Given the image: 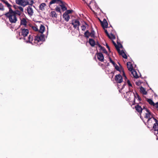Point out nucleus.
<instances>
[{
    "label": "nucleus",
    "mask_w": 158,
    "mask_h": 158,
    "mask_svg": "<svg viewBox=\"0 0 158 158\" xmlns=\"http://www.w3.org/2000/svg\"><path fill=\"white\" fill-rule=\"evenodd\" d=\"M29 32V31L27 29L21 28L20 32L19 33V35L20 36L19 39H23L25 42L27 43L33 44L32 41L35 36L33 35H31L27 36Z\"/></svg>",
    "instance_id": "1"
},
{
    "label": "nucleus",
    "mask_w": 158,
    "mask_h": 158,
    "mask_svg": "<svg viewBox=\"0 0 158 158\" xmlns=\"http://www.w3.org/2000/svg\"><path fill=\"white\" fill-rule=\"evenodd\" d=\"M45 30V27L43 25H41L40 27L39 32L40 33L38 34L36 36H35L34 43L38 44V43L40 41H44L45 40L44 35L43 33Z\"/></svg>",
    "instance_id": "2"
},
{
    "label": "nucleus",
    "mask_w": 158,
    "mask_h": 158,
    "mask_svg": "<svg viewBox=\"0 0 158 158\" xmlns=\"http://www.w3.org/2000/svg\"><path fill=\"white\" fill-rule=\"evenodd\" d=\"M15 13V12L11 9L9 10L8 12L1 15V16L5 15L9 19L10 22L11 23H15L17 20Z\"/></svg>",
    "instance_id": "3"
},
{
    "label": "nucleus",
    "mask_w": 158,
    "mask_h": 158,
    "mask_svg": "<svg viewBox=\"0 0 158 158\" xmlns=\"http://www.w3.org/2000/svg\"><path fill=\"white\" fill-rule=\"evenodd\" d=\"M88 5L94 12V10H96L98 9V6L94 0L89 2V4Z\"/></svg>",
    "instance_id": "4"
},
{
    "label": "nucleus",
    "mask_w": 158,
    "mask_h": 158,
    "mask_svg": "<svg viewBox=\"0 0 158 158\" xmlns=\"http://www.w3.org/2000/svg\"><path fill=\"white\" fill-rule=\"evenodd\" d=\"M72 24L73 27L77 30H79V27L80 25V22L78 19H73L72 22Z\"/></svg>",
    "instance_id": "5"
},
{
    "label": "nucleus",
    "mask_w": 158,
    "mask_h": 158,
    "mask_svg": "<svg viewBox=\"0 0 158 158\" xmlns=\"http://www.w3.org/2000/svg\"><path fill=\"white\" fill-rule=\"evenodd\" d=\"M154 120L155 122L153 126L154 133L156 136H158V121L157 119H154Z\"/></svg>",
    "instance_id": "6"
},
{
    "label": "nucleus",
    "mask_w": 158,
    "mask_h": 158,
    "mask_svg": "<svg viewBox=\"0 0 158 158\" xmlns=\"http://www.w3.org/2000/svg\"><path fill=\"white\" fill-rule=\"evenodd\" d=\"M143 110H145L144 112H145L146 114L145 118H154L152 116V114H151L150 111L147 108L144 107V109Z\"/></svg>",
    "instance_id": "7"
},
{
    "label": "nucleus",
    "mask_w": 158,
    "mask_h": 158,
    "mask_svg": "<svg viewBox=\"0 0 158 158\" xmlns=\"http://www.w3.org/2000/svg\"><path fill=\"white\" fill-rule=\"evenodd\" d=\"M115 80L117 83H120L122 82L123 78L120 74H118L115 76Z\"/></svg>",
    "instance_id": "8"
},
{
    "label": "nucleus",
    "mask_w": 158,
    "mask_h": 158,
    "mask_svg": "<svg viewBox=\"0 0 158 158\" xmlns=\"http://www.w3.org/2000/svg\"><path fill=\"white\" fill-rule=\"evenodd\" d=\"M84 35L87 38H88L89 36L93 37H94L95 33L93 31H92L90 33L87 31L85 33Z\"/></svg>",
    "instance_id": "9"
},
{
    "label": "nucleus",
    "mask_w": 158,
    "mask_h": 158,
    "mask_svg": "<svg viewBox=\"0 0 158 158\" xmlns=\"http://www.w3.org/2000/svg\"><path fill=\"white\" fill-rule=\"evenodd\" d=\"M15 2L17 4L23 6H25L27 4H25V0H16Z\"/></svg>",
    "instance_id": "10"
},
{
    "label": "nucleus",
    "mask_w": 158,
    "mask_h": 158,
    "mask_svg": "<svg viewBox=\"0 0 158 158\" xmlns=\"http://www.w3.org/2000/svg\"><path fill=\"white\" fill-rule=\"evenodd\" d=\"M135 109L139 113H141L142 111L143 112H144V110L143 109H144V108H142L141 106H140L139 105H137L135 106Z\"/></svg>",
    "instance_id": "11"
},
{
    "label": "nucleus",
    "mask_w": 158,
    "mask_h": 158,
    "mask_svg": "<svg viewBox=\"0 0 158 158\" xmlns=\"http://www.w3.org/2000/svg\"><path fill=\"white\" fill-rule=\"evenodd\" d=\"M27 11L30 16H31L33 15L34 12L32 6H29L27 7Z\"/></svg>",
    "instance_id": "12"
},
{
    "label": "nucleus",
    "mask_w": 158,
    "mask_h": 158,
    "mask_svg": "<svg viewBox=\"0 0 158 158\" xmlns=\"http://www.w3.org/2000/svg\"><path fill=\"white\" fill-rule=\"evenodd\" d=\"M101 23L102 27L104 29L108 27V23L105 19H104L102 21H101Z\"/></svg>",
    "instance_id": "13"
},
{
    "label": "nucleus",
    "mask_w": 158,
    "mask_h": 158,
    "mask_svg": "<svg viewBox=\"0 0 158 158\" xmlns=\"http://www.w3.org/2000/svg\"><path fill=\"white\" fill-rule=\"evenodd\" d=\"M50 16L53 19H55L57 18V15L55 11L53 10L50 13Z\"/></svg>",
    "instance_id": "14"
},
{
    "label": "nucleus",
    "mask_w": 158,
    "mask_h": 158,
    "mask_svg": "<svg viewBox=\"0 0 158 158\" xmlns=\"http://www.w3.org/2000/svg\"><path fill=\"white\" fill-rule=\"evenodd\" d=\"M97 56L98 59L100 61L103 62L104 61V56L102 53H99L97 54Z\"/></svg>",
    "instance_id": "15"
},
{
    "label": "nucleus",
    "mask_w": 158,
    "mask_h": 158,
    "mask_svg": "<svg viewBox=\"0 0 158 158\" xmlns=\"http://www.w3.org/2000/svg\"><path fill=\"white\" fill-rule=\"evenodd\" d=\"M119 54L122 56L125 59L127 58V56L123 50L120 51L119 49V51H118Z\"/></svg>",
    "instance_id": "16"
},
{
    "label": "nucleus",
    "mask_w": 158,
    "mask_h": 158,
    "mask_svg": "<svg viewBox=\"0 0 158 158\" xmlns=\"http://www.w3.org/2000/svg\"><path fill=\"white\" fill-rule=\"evenodd\" d=\"M127 66L128 70L130 72L134 69L132 65L130 62H127Z\"/></svg>",
    "instance_id": "17"
},
{
    "label": "nucleus",
    "mask_w": 158,
    "mask_h": 158,
    "mask_svg": "<svg viewBox=\"0 0 158 158\" xmlns=\"http://www.w3.org/2000/svg\"><path fill=\"white\" fill-rule=\"evenodd\" d=\"M59 2L62 3V2L60 0H52L49 2V6L50 7V5L52 4L55 3H58Z\"/></svg>",
    "instance_id": "18"
},
{
    "label": "nucleus",
    "mask_w": 158,
    "mask_h": 158,
    "mask_svg": "<svg viewBox=\"0 0 158 158\" xmlns=\"http://www.w3.org/2000/svg\"><path fill=\"white\" fill-rule=\"evenodd\" d=\"M46 6V4L45 3H42L39 6V9L41 11H44L45 10V7Z\"/></svg>",
    "instance_id": "19"
},
{
    "label": "nucleus",
    "mask_w": 158,
    "mask_h": 158,
    "mask_svg": "<svg viewBox=\"0 0 158 158\" xmlns=\"http://www.w3.org/2000/svg\"><path fill=\"white\" fill-rule=\"evenodd\" d=\"M63 16L64 20L67 22L70 19V16L69 15L66 13H64Z\"/></svg>",
    "instance_id": "20"
},
{
    "label": "nucleus",
    "mask_w": 158,
    "mask_h": 158,
    "mask_svg": "<svg viewBox=\"0 0 158 158\" xmlns=\"http://www.w3.org/2000/svg\"><path fill=\"white\" fill-rule=\"evenodd\" d=\"M131 73L135 78H137L139 77L136 72L134 69L131 71Z\"/></svg>",
    "instance_id": "21"
},
{
    "label": "nucleus",
    "mask_w": 158,
    "mask_h": 158,
    "mask_svg": "<svg viewBox=\"0 0 158 158\" xmlns=\"http://www.w3.org/2000/svg\"><path fill=\"white\" fill-rule=\"evenodd\" d=\"M134 97L135 98L133 102V104H135V98H136L139 101H141V100L140 97L137 93H136V94L134 95Z\"/></svg>",
    "instance_id": "22"
},
{
    "label": "nucleus",
    "mask_w": 158,
    "mask_h": 158,
    "mask_svg": "<svg viewBox=\"0 0 158 158\" xmlns=\"http://www.w3.org/2000/svg\"><path fill=\"white\" fill-rule=\"evenodd\" d=\"M27 21L25 19L23 18L22 19H21L20 22V24L21 25L26 26L27 24Z\"/></svg>",
    "instance_id": "23"
},
{
    "label": "nucleus",
    "mask_w": 158,
    "mask_h": 158,
    "mask_svg": "<svg viewBox=\"0 0 158 158\" xmlns=\"http://www.w3.org/2000/svg\"><path fill=\"white\" fill-rule=\"evenodd\" d=\"M89 43L91 46L94 47L95 45V42L92 39H90L89 40Z\"/></svg>",
    "instance_id": "24"
},
{
    "label": "nucleus",
    "mask_w": 158,
    "mask_h": 158,
    "mask_svg": "<svg viewBox=\"0 0 158 158\" xmlns=\"http://www.w3.org/2000/svg\"><path fill=\"white\" fill-rule=\"evenodd\" d=\"M98 47L100 48V49L103 52L105 53L106 54H107V52L106 50L105 49V48L102 47L101 45H100V44H98Z\"/></svg>",
    "instance_id": "25"
},
{
    "label": "nucleus",
    "mask_w": 158,
    "mask_h": 158,
    "mask_svg": "<svg viewBox=\"0 0 158 158\" xmlns=\"http://www.w3.org/2000/svg\"><path fill=\"white\" fill-rule=\"evenodd\" d=\"M140 92L143 94L146 95L147 94V92L146 91L145 89H144V88L141 86L140 87Z\"/></svg>",
    "instance_id": "26"
},
{
    "label": "nucleus",
    "mask_w": 158,
    "mask_h": 158,
    "mask_svg": "<svg viewBox=\"0 0 158 158\" xmlns=\"http://www.w3.org/2000/svg\"><path fill=\"white\" fill-rule=\"evenodd\" d=\"M25 3L26 4H27L26 5L28 4L32 6L34 3V2L33 0H26Z\"/></svg>",
    "instance_id": "27"
},
{
    "label": "nucleus",
    "mask_w": 158,
    "mask_h": 158,
    "mask_svg": "<svg viewBox=\"0 0 158 158\" xmlns=\"http://www.w3.org/2000/svg\"><path fill=\"white\" fill-rule=\"evenodd\" d=\"M147 101L151 106H155V103L153 102L152 99L148 98L147 99Z\"/></svg>",
    "instance_id": "28"
},
{
    "label": "nucleus",
    "mask_w": 158,
    "mask_h": 158,
    "mask_svg": "<svg viewBox=\"0 0 158 158\" xmlns=\"http://www.w3.org/2000/svg\"><path fill=\"white\" fill-rule=\"evenodd\" d=\"M4 3H5L6 5L7 6L9 10L12 9V6L11 5H10L9 3L6 0Z\"/></svg>",
    "instance_id": "29"
},
{
    "label": "nucleus",
    "mask_w": 158,
    "mask_h": 158,
    "mask_svg": "<svg viewBox=\"0 0 158 158\" xmlns=\"http://www.w3.org/2000/svg\"><path fill=\"white\" fill-rule=\"evenodd\" d=\"M107 36L110 39L114 40L115 39V36L112 34H108Z\"/></svg>",
    "instance_id": "30"
},
{
    "label": "nucleus",
    "mask_w": 158,
    "mask_h": 158,
    "mask_svg": "<svg viewBox=\"0 0 158 158\" xmlns=\"http://www.w3.org/2000/svg\"><path fill=\"white\" fill-rule=\"evenodd\" d=\"M112 43H113V44H114V46H115L117 51H119V47L115 43L114 41H112Z\"/></svg>",
    "instance_id": "31"
},
{
    "label": "nucleus",
    "mask_w": 158,
    "mask_h": 158,
    "mask_svg": "<svg viewBox=\"0 0 158 158\" xmlns=\"http://www.w3.org/2000/svg\"><path fill=\"white\" fill-rule=\"evenodd\" d=\"M60 6L61 7V9L63 11H65L67 10V8L64 5H60Z\"/></svg>",
    "instance_id": "32"
},
{
    "label": "nucleus",
    "mask_w": 158,
    "mask_h": 158,
    "mask_svg": "<svg viewBox=\"0 0 158 158\" xmlns=\"http://www.w3.org/2000/svg\"><path fill=\"white\" fill-rule=\"evenodd\" d=\"M14 11L15 13V16H16V14L18 15L19 16H20L21 14V13L18 10H16V11Z\"/></svg>",
    "instance_id": "33"
},
{
    "label": "nucleus",
    "mask_w": 158,
    "mask_h": 158,
    "mask_svg": "<svg viewBox=\"0 0 158 158\" xmlns=\"http://www.w3.org/2000/svg\"><path fill=\"white\" fill-rule=\"evenodd\" d=\"M4 10V6L2 4L0 3V10L1 11H3Z\"/></svg>",
    "instance_id": "34"
},
{
    "label": "nucleus",
    "mask_w": 158,
    "mask_h": 158,
    "mask_svg": "<svg viewBox=\"0 0 158 158\" xmlns=\"http://www.w3.org/2000/svg\"><path fill=\"white\" fill-rule=\"evenodd\" d=\"M55 10L57 12H60V13H61L60 12V9L59 7L58 6L56 7L55 8Z\"/></svg>",
    "instance_id": "35"
},
{
    "label": "nucleus",
    "mask_w": 158,
    "mask_h": 158,
    "mask_svg": "<svg viewBox=\"0 0 158 158\" xmlns=\"http://www.w3.org/2000/svg\"><path fill=\"white\" fill-rule=\"evenodd\" d=\"M127 83L128 85L130 87H132V85L131 84L130 81L129 80H127Z\"/></svg>",
    "instance_id": "36"
},
{
    "label": "nucleus",
    "mask_w": 158,
    "mask_h": 158,
    "mask_svg": "<svg viewBox=\"0 0 158 158\" xmlns=\"http://www.w3.org/2000/svg\"><path fill=\"white\" fill-rule=\"evenodd\" d=\"M109 59L110 62L112 63L113 65H116L115 63L111 60L110 57L109 58Z\"/></svg>",
    "instance_id": "37"
},
{
    "label": "nucleus",
    "mask_w": 158,
    "mask_h": 158,
    "mask_svg": "<svg viewBox=\"0 0 158 158\" xmlns=\"http://www.w3.org/2000/svg\"><path fill=\"white\" fill-rule=\"evenodd\" d=\"M81 30H82V31H85V30L86 27H85V25H82L81 26Z\"/></svg>",
    "instance_id": "38"
},
{
    "label": "nucleus",
    "mask_w": 158,
    "mask_h": 158,
    "mask_svg": "<svg viewBox=\"0 0 158 158\" xmlns=\"http://www.w3.org/2000/svg\"><path fill=\"white\" fill-rule=\"evenodd\" d=\"M18 9L21 11L22 12H23V8L21 6H19Z\"/></svg>",
    "instance_id": "39"
},
{
    "label": "nucleus",
    "mask_w": 158,
    "mask_h": 158,
    "mask_svg": "<svg viewBox=\"0 0 158 158\" xmlns=\"http://www.w3.org/2000/svg\"><path fill=\"white\" fill-rule=\"evenodd\" d=\"M72 10H67L64 13H66L67 14L69 15V14H70L72 13Z\"/></svg>",
    "instance_id": "40"
},
{
    "label": "nucleus",
    "mask_w": 158,
    "mask_h": 158,
    "mask_svg": "<svg viewBox=\"0 0 158 158\" xmlns=\"http://www.w3.org/2000/svg\"><path fill=\"white\" fill-rule=\"evenodd\" d=\"M115 68V69L118 71H119V67L116 64L115 65H114Z\"/></svg>",
    "instance_id": "41"
},
{
    "label": "nucleus",
    "mask_w": 158,
    "mask_h": 158,
    "mask_svg": "<svg viewBox=\"0 0 158 158\" xmlns=\"http://www.w3.org/2000/svg\"><path fill=\"white\" fill-rule=\"evenodd\" d=\"M123 76L124 77V79L125 80H126L127 79V77L126 76L124 72L123 71Z\"/></svg>",
    "instance_id": "42"
},
{
    "label": "nucleus",
    "mask_w": 158,
    "mask_h": 158,
    "mask_svg": "<svg viewBox=\"0 0 158 158\" xmlns=\"http://www.w3.org/2000/svg\"><path fill=\"white\" fill-rule=\"evenodd\" d=\"M33 29L35 31H37L38 30V28L34 26L32 27Z\"/></svg>",
    "instance_id": "43"
},
{
    "label": "nucleus",
    "mask_w": 158,
    "mask_h": 158,
    "mask_svg": "<svg viewBox=\"0 0 158 158\" xmlns=\"http://www.w3.org/2000/svg\"><path fill=\"white\" fill-rule=\"evenodd\" d=\"M155 107L158 109V102H156V104H155Z\"/></svg>",
    "instance_id": "44"
},
{
    "label": "nucleus",
    "mask_w": 158,
    "mask_h": 158,
    "mask_svg": "<svg viewBox=\"0 0 158 158\" xmlns=\"http://www.w3.org/2000/svg\"><path fill=\"white\" fill-rule=\"evenodd\" d=\"M141 84V83L140 82H136V84L138 85V86H139Z\"/></svg>",
    "instance_id": "45"
},
{
    "label": "nucleus",
    "mask_w": 158,
    "mask_h": 158,
    "mask_svg": "<svg viewBox=\"0 0 158 158\" xmlns=\"http://www.w3.org/2000/svg\"><path fill=\"white\" fill-rule=\"evenodd\" d=\"M104 29L105 33L108 36V34H109L108 33L107 30H105V29Z\"/></svg>",
    "instance_id": "46"
},
{
    "label": "nucleus",
    "mask_w": 158,
    "mask_h": 158,
    "mask_svg": "<svg viewBox=\"0 0 158 158\" xmlns=\"http://www.w3.org/2000/svg\"><path fill=\"white\" fill-rule=\"evenodd\" d=\"M106 47L108 48L109 50L110 51V48L109 46H108V44H106Z\"/></svg>",
    "instance_id": "47"
},
{
    "label": "nucleus",
    "mask_w": 158,
    "mask_h": 158,
    "mask_svg": "<svg viewBox=\"0 0 158 158\" xmlns=\"http://www.w3.org/2000/svg\"><path fill=\"white\" fill-rule=\"evenodd\" d=\"M72 35H75V32H74V31H73H73H72Z\"/></svg>",
    "instance_id": "48"
},
{
    "label": "nucleus",
    "mask_w": 158,
    "mask_h": 158,
    "mask_svg": "<svg viewBox=\"0 0 158 158\" xmlns=\"http://www.w3.org/2000/svg\"><path fill=\"white\" fill-rule=\"evenodd\" d=\"M3 3H4V2L6 0H0Z\"/></svg>",
    "instance_id": "49"
},
{
    "label": "nucleus",
    "mask_w": 158,
    "mask_h": 158,
    "mask_svg": "<svg viewBox=\"0 0 158 158\" xmlns=\"http://www.w3.org/2000/svg\"><path fill=\"white\" fill-rule=\"evenodd\" d=\"M150 120H151V119H148V121H147L148 122H149L150 121Z\"/></svg>",
    "instance_id": "50"
},
{
    "label": "nucleus",
    "mask_w": 158,
    "mask_h": 158,
    "mask_svg": "<svg viewBox=\"0 0 158 158\" xmlns=\"http://www.w3.org/2000/svg\"><path fill=\"white\" fill-rule=\"evenodd\" d=\"M124 85H123V87H122V88H121V89H123V86H124Z\"/></svg>",
    "instance_id": "51"
},
{
    "label": "nucleus",
    "mask_w": 158,
    "mask_h": 158,
    "mask_svg": "<svg viewBox=\"0 0 158 158\" xmlns=\"http://www.w3.org/2000/svg\"><path fill=\"white\" fill-rule=\"evenodd\" d=\"M99 19V20L100 21V22H101V21H101V20H100V19Z\"/></svg>",
    "instance_id": "52"
}]
</instances>
